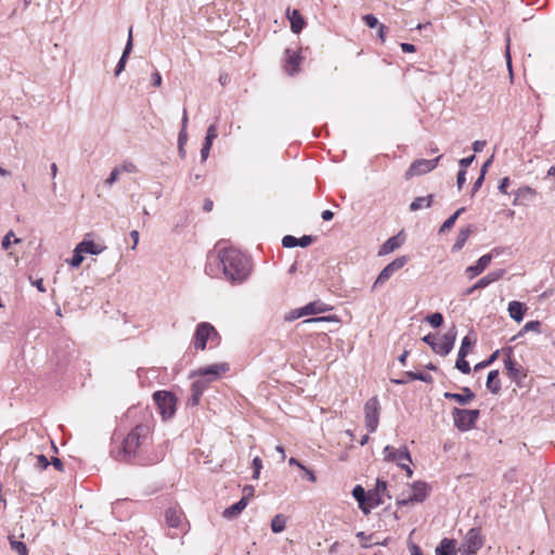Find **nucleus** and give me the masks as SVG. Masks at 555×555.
I'll return each mask as SVG.
<instances>
[{"label":"nucleus","instance_id":"obj_9","mask_svg":"<svg viewBox=\"0 0 555 555\" xmlns=\"http://www.w3.org/2000/svg\"><path fill=\"white\" fill-rule=\"evenodd\" d=\"M409 261L408 256H401L392 260L390 263H388L378 274L377 279L375 280L372 291H374L378 285L384 284L387 282L397 271H399L401 268H403Z\"/></svg>","mask_w":555,"mask_h":555},{"label":"nucleus","instance_id":"obj_26","mask_svg":"<svg viewBox=\"0 0 555 555\" xmlns=\"http://www.w3.org/2000/svg\"><path fill=\"white\" fill-rule=\"evenodd\" d=\"M403 243V240L399 235L389 237L382 246L378 255H387L399 248Z\"/></svg>","mask_w":555,"mask_h":555},{"label":"nucleus","instance_id":"obj_55","mask_svg":"<svg viewBox=\"0 0 555 555\" xmlns=\"http://www.w3.org/2000/svg\"><path fill=\"white\" fill-rule=\"evenodd\" d=\"M151 80L153 87L158 88L162 86V75L157 69H155L154 73L152 74Z\"/></svg>","mask_w":555,"mask_h":555},{"label":"nucleus","instance_id":"obj_4","mask_svg":"<svg viewBox=\"0 0 555 555\" xmlns=\"http://www.w3.org/2000/svg\"><path fill=\"white\" fill-rule=\"evenodd\" d=\"M153 399L163 420L171 418L176 413L177 398L176 396L166 390H158L154 392Z\"/></svg>","mask_w":555,"mask_h":555},{"label":"nucleus","instance_id":"obj_39","mask_svg":"<svg viewBox=\"0 0 555 555\" xmlns=\"http://www.w3.org/2000/svg\"><path fill=\"white\" fill-rule=\"evenodd\" d=\"M474 343H475V339H472L468 335L465 336L462 339L461 347H460V350H459L457 354L466 356L467 357V354L469 353Z\"/></svg>","mask_w":555,"mask_h":555},{"label":"nucleus","instance_id":"obj_57","mask_svg":"<svg viewBox=\"0 0 555 555\" xmlns=\"http://www.w3.org/2000/svg\"><path fill=\"white\" fill-rule=\"evenodd\" d=\"M313 242V237L311 235H304L298 238V246L307 247Z\"/></svg>","mask_w":555,"mask_h":555},{"label":"nucleus","instance_id":"obj_23","mask_svg":"<svg viewBox=\"0 0 555 555\" xmlns=\"http://www.w3.org/2000/svg\"><path fill=\"white\" fill-rule=\"evenodd\" d=\"M287 17L291 22V29L294 34H299L304 26L305 20L298 10H287Z\"/></svg>","mask_w":555,"mask_h":555},{"label":"nucleus","instance_id":"obj_7","mask_svg":"<svg viewBox=\"0 0 555 555\" xmlns=\"http://www.w3.org/2000/svg\"><path fill=\"white\" fill-rule=\"evenodd\" d=\"M380 404L377 397L370 398L364 405L365 427L369 433H374L379 423Z\"/></svg>","mask_w":555,"mask_h":555},{"label":"nucleus","instance_id":"obj_11","mask_svg":"<svg viewBox=\"0 0 555 555\" xmlns=\"http://www.w3.org/2000/svg\"><path fill=\"white\" fill-rule=\"evenodd\" d=\"M440 158H441V155L436 158H433V159H416V160H414L411 164V166L409 167V169L406 170L405 178L411 179L415 176H421V175L430 172L431 170H434L437 167Z\"/></svg>","mask_w":555,"mask_h":555},{"label":"nucleus","instance_id":"obj_3","mask_svg":"<svg viewBox=\"0 0 555 555\" xmlns=\"http://www.w3.org/2000/svg\"><path fill=\"white\" fill-rule=\"evenodd\" d=\"M480 415L479 410H467L454 408L452 410V417L454 422V426L460 431H468L475 427L476 422L478 421Z\"/></svg>","mask_w":555,"mask_h":555},{"label":"nucleus","instance_id":"obj_56","mask_svg":"<svg viewBox=\"0 0 555 555\" xmlns=\"http://www.w3.org/2000/svg\"><path fill=\"white\" fill-rule=\"evenodd\" d=\"M14 236V232L12 230H10L3 237L2 240V243H1V246L3 249H8L11 245V237Z\"/></svg>","mask_w":555,"mask_h":555},{"label":"nucleus","instance_id":"obj_1","mask_svg":"<svg viewBox=\"0 0 555 555\" xmlns=\"http://www.w3.org/2000/svg\"><path fill=\"white\" fill-rule=\"evenodd\" d=\"M220 266L224 278L232 283L244 282L250 273L249 259L235 248H223L217 255H209L205 271L214 276Z\"/></svg>","mask_w":555,"mask_h":555},{"label":"nucleus","instance_id":"obj_8","mask_svg":"<svg viewBox=\"0 0 555 555\" xmlns=\"http://www.w3.org/2000/svg\"><path fill=\"white\" fill-rule=\"evenodd\" d=\"M482 544L483 539L481 537L480 529L472 528L466 533L460 547V552L462 555H475Z\"/></svg>","mask_w":555,"mask_h":555},{"label":"nucleus","instance_id":"obj_48","mask_svg":"<svg viewBox=\"0 0 555 555\" xmlns=\"http://www.w3.org/2000/svg\"><path fill=\"white\" fill-rule=\"evenodd\" d=\"M363 21H364L365 25L370 28H375L376 26L379 25L377 17L373 14L364 15Z\"/></svg>","mask_w":555,"mask_h":555},{"label":"nucleus","instance_id":"obj_14","mask_svg":"<svg viewBox=\"0 0 555 555\" xmlns=\"http://www.w3.org/2000/svg\"><path fill=\"white\" fill-rule=\"evenodd\" d=\"M504 366L507 371V376L518 386H521V380L526 377L522 366L512 359L511 356H507L504 360Z\"/></svg>","mask_w":555,"mask_h":555},{"label":"nucleus","instance_id":"obj_6","mask_svg":"<svg viewBox=\"0 0 555 555\" xmlns=\"http://www.w3.org/2000/svg\"><path fill=\"white\" fill-rule=\"evenodd\" d=\"M429 486L425 481H415L410 486V494L397 500L399 506H406L412 503H422L428 495Z\"/></svg>","mask_w":555,"mask_h":555},{"label":"nucleus","instance_id":"obj_61","mask_svg":"<svg viewBox=\"0 0 555 555\" xmlns=\"http://www.w3.org/2000/svg\"><path fill=\"white\" fill-rule=\"evenodd\" d=\"M202 396L195 392H191L190 398L188 399V405L195 406L199 403Z\"/></svg>","mask_w":555,"mask_h":555},{"label":"nucleus","instance_id":"obj_10","mask_svg":"<svg viewBox=\"0 0 555 555\" xmlns=\"http://www.w3.org/2000/svg\"><path fill=\"white\" fill-rule=\"evenodd\" d=\"M229 371L228 363H215L205 367H199L191 373V377H201L209 379V383L217 380L220 376Z\"/></svg>","mask_w":555,"mask_h":555},{"label":"nucleus","instance_id":"obj_18","mask_svg":"<svg viewBox=\"0 0 555 555\" xmlns=\"http://www.w3.org/2000/svg\"><path fill=\"white\" fill-rule=\"evenodd\" d=\"M300 56L297 52L286 49L285 50V65L284 68L289 75H295L299 70Z\"/></svg>","mask_w":555,"mask_h":555},{"label":"nucleus","instance_id":"obj_63","mask_svg":"<svg viewBox=\"0 0 555 555\" xmlns=\"http://www.w3.org/2000/svg\"><path fill=\"white\" fill-rule=\"evenodd\" d=\"M509 185V179L507 177L503 178L501 181H500V184H499V191L503 194H507V188Z\"/></svg>","mask_w":555,"mask_h":555},{"label":"nucleus","instance_id":"obj_27","mask_svg":"<svg viewBox=\"0 0 555 555\" xmlns=\"http://www.w3.org/2000/svg\"><path fill=\"white\" fill-rule=\"evenodd\" d=\"M78 249H79V251H82L86 254L99 255L105 249V246L95 244L93 241L83 240L82 242H80L78 244Z\"/></svg>","mask_w":555,"mask_h":555},{"label":"nucleus","instance_id":"obj_22","mask_svg":"<svg viewBox=\"0 0 555 555\" xmlns=\"http://www.w3.org/2000/svg\"><path fill=\"white\" fill-rule=\"evenodd\" d=\"M131 50H132V27H130V29H129V36H128V40H127L125 50L116 65L115 76H118L125 69L127 59H128Z\"/></svg>","mask_w":555,"mask_h":555},{"label":"nucleus","instance_id":"obj_35","mask_svg":"<svg viewBox=\"0 0 555 555\" xmlns=\"http://www.w3.org/2000/svg\"><path fill=\"white\" fill-rule=\"evenodd\" d=\"M464 211H465V207H461V208H459V209H457L453 215H451V216H450V217H449V218H448V219L442 223V225L440 227V229H439V233H443V232H446V231L450 230V229L454 225V223H455L456 219H457V218H459V217H460Z\"/></svg>","mask_w":555,"mask_h":555},{"label":"nucleus","instance_id":"obj_17","mask_svg":"<svg viewBox=\"0 0 555 555\" xmlns=\"http://www.w3.org/2000/svg\"><path fill=\"white\" fill-rule=\"evenodd\" d=\"M331 310V307L320 300L312 301L307 304L306 306L297 309V317L310 315V314H319Z\"/></svg>","mask_w":555,"mask_h":555},{"label":"nucleus","instance_id":"obj_40","mask_svg":"<svg viewBox=\"0 0 555 555\" xmlns=\"http://www.w3.org/2000/svg\"><path fill=\"white\" fill-rule=\"evenodd\" d=\"M466 356H460L457 354V359L455 362V367L462 372L463 374H469L470 373V365L466 361Z\"/></svg>","mask_w":555,"mask_h":555},{"label":"nucleus","instance_id":"obj_64","mask_svg":"<svg viewBox=\"0 0 555 555\" xmlns=\"http://www.w3.org/2000/svg\"><path fill=\"white\" fill-rule=\"evenodd\" d=\"M301 470L304 472L305 477L309 481H311V482H315L317 481V477H315L314 473L311 469H309L306 466H304V468H301Z\"/></svg>","mask_w":555,"mask_h":555},{"label":"nucleus","instance_id":"obj_15","mask_svg":"<svg viewBox=\"0 0 555 555\" xmlns=\"http://www.w3.org/2000/svg\"><path fill=\"white\" fill-rule=\"evenodd\" d=\"M537 192L530 186H521L515 192L514 206H526L534 199Z\"/></svg>","mask_w":555,"mask_h":555},{"label":"nucleus","instance_id":"obj_30","mask_svg":"<svg viewBox=\"0 0 555 555\" xmlns=\"http://www.w3.org/2000/svg\"><path fill=\"white\" fill-rule=\"evenodd\" d=\"M353 498L358 501L359 507L362 509L364 514L370 513V508L366 507L365 500H366V493L363 487L360 485L356 486L352 490Z\"/></svg>","mask_w":555,"mask_h":555},{"label":"nucleus","instance_id":"obj_43","mask_svg":"<svg viewBox=\"0 0 555 555\" xmlns=\"http://www.w3.org/2000/svg\"><path fill=\"white\" fill-rule=\"evenodd\" d=\"M357 537L361 539L362 543L361 546L364 548L371 547L373 543H370L369 541L372 540L373 535H366L363 531H360L357 533ZM374 544H380L379 542H374ZM383 545L386 544V542L382 543Z\"/></svg>","mask_w":555,"mask_h":555},{"label":"nucleus","instance_id":"obj_5","mask_svg":"<svg viewBox=\"0 0 555 555\" xmlns=\"http://www.w3.org/2000/svg\"><path fill=\"white\" fill-rule=\"evenodd\" d=\"M219 337L216 328L207 322L197 324L194 336L193 345L195 350H205L208 340H215Z\"/></svg>","mask_w":555,"mask_h":555},{"label":"nucleus","instance_id":"obj_20","mask_svg":"<svg viewBox=\"0 0 555 555\" xmlns=\"http://www.w3.org/2000/svg\"><path fill=\"white\" fill-rule=\"evenodd\" d=\"M247 504H248L247 496H242L238 502L227 507L222 512V517L225 519L236 518L246 508Z\"/></svg>","mask_w":555,"mask_h":555},{"label":"nucleus","instance_id":"obj_47","mask_svg":"<svg viewBox=\"0 0 555 555\" xmlns=\"http://www.w3.org/2000/svg\"><path fill=\"white\" fill-rule=\"evenodd\" d=\"M253 468H254V474H253V478L254 479H258L259 478V475H260V470L262 468V461L260 457L256 456L254 460H253Z\"/></svg>","mask_w":555,"mask_h":555},{"label":"nucleus","instance_id":"obj_34","mask_svg":"<svg viewBox=\"0 0 555 555\" xmlns=\"http://www.w3.org/2000/svg\"><path fill=\"white\" fill-rule=\"evenodd\" d=\"M286 522L287 518L282 514H278L271 520V530L274 533H280L286 528Z\"/></svg>","mask_w":555,"mask_h":555},{"label":"nucleus","instance_id":"obj_37","mask_svg":"<svg viewBox=\"0 0 555 555\" xmlns=\"http://www.w3.org/2000/svg\"><path fill=\"white\" fill-rule=\"evenodd\" d=\"M9 542L12 551L16 552L18 555H28V550L24 542L15 540L12 535L9 537Z\"/></svg>","mask_w":555,"mask_h":555},{"label":"nucleus","instance_id":"obj_54","mask_svg":"<svg viewBox=\"0 0 555 555\" xmlns=\"http://www.w3.org/2000/svg\"><path fill=\"white\" fill-rule=\"evenodd\" d=\"M211 145H212V143L204 141L202 150H201L202 162H205L208 158Z\"/></svg>","mask_w":555,"mask_h":555},{"label":"nucleus","instance_id":"obj_31","mask_svg":"<svg viewBox=\"0 0 555 555\" xmlns=\"http://www.w3.org/2000/svg\"><path fill=\"white\" fill-rule=\"evenodd\" d=\"M188 122H189L188 112H186V108H183L182 119H181V129L178 134V145H185L188 142V132H186Z\"/></svg>","mask_w":555,"mask_h":555},{"label":"nucleus","instance_id":"obj_62","mask_svg":"<svg viewBox=\"0 0 555 555\" xmlns=\"http://www.w3.org/2000/svg\"><path fill=\"white\" fill-rule=\"evenodd\" d=\"M475 156H468L460 160V170H466V168L473 163Z\"/></svg>","mask_w":555,"mask_h":555},{"label":"nucleus","instance_id":"obj_49","mask_svg":"<svg viewBox=\"0 0 555 555\" xmlns=\"http://www.w3.org/2000/svg\"><path fill=\"white\" fill-rule=\"evenodd\" d=\"M36 467L40 468V469H46L49 465H50V462L49 460L47 459L46 455L43 454H39L36 456Z\"/></svg>","mask_w":555,"mask_h":555},{"label":"nucleus","instance_id":"obj_13","mask_svg":"<svg viewBox=\"0 0 555 555\" xmlns=\"http://www.w3.org/2000/svg\"><path fill=\"white\" fill-rule=\"evenodd\" d=\"M385 461L396 462L399 466V462L412 463L411 454L405 446L395 449L391 446H386L384 449Z\"/></svg>","mask_w":555,"mask_h":555},{"label":"nucleus","instance_id":"obj_19","mask_svg":"<svg viewBox=\"0 0 555 555\" xmlns=\"http://www.w3.org/2000/svg\"><path fill=\"white\" fill-rule=\"evenodd\" d=\"M462 391V393L447 391L443 393V397L454 400L461 405H466L475 398V393L468 387H463Z\"/></svg>","mask_w":555,"mask_h":555},{"label":"nucleus","instance_id":"obj_32","mask_svg":"<svg viewBox=\"0 0 555 555\" xmlns=\"http://www.w3.org/2000/svg\"><path fill=\"white\" fill-rule=\"evenodd\" d=\"M470 233H472V227L470 225H468L466 228L460 229L457 237H456V241H455V243L453 245V249L454 250L462 249L463 246L465 245L467 238L469 237Z\"/></svg>","mask_w":555,"mask_h":555},{"label":"nucleus","instance_id":"obj_42","mask_svg":"<svg viewBox=\"0 0 555 555\" xmlns=\"http://www.w3.org/2000/svg\"><path fill=\"white\" fill-rule=\"evenodd\" d=\"M365 501H367L366 507L370 509L383 504V500H382L380 495L376 494V492H374V493L369 492Z\"/></svg>","mask_w":555,"mask_h":555},{"label":"nucleus","instance_id":"obj_41","mask_svg":"<svg viewBox=\"0 0 555 555\" xmlns=\"http://www.w3.org/2000/svg\"><path fill=\"white\" fill-rule=\"evenodd\" d=\"M433 327L437 328L443 323V315L440 312L429 314L425 319Z\"/></svg>","mask_w":555,"mask_h":555},{"label":"nucleus","instance_id":"obj_25","mask_svg":"<svg viewBox=\"0 0 555 555\" xmlns=\"http://www.w3.org/2000/svg\"><path fill=\"white\" fill-rule=\"evenodd\" d=\"M486 387L493 395H498L501 391L502 385L498 370H492L488 373Z\"/></svg>","mask_w":555,"mask_h":555},{"label":"nucleus","instance_id":"obj_2","mask_svg":"<svg viewBox=\"0 0 555 555\" xmlns=\"http://www.w3.org/2000/svg\"><path fill=\"white\" fill-rule=\"evenodd\" d=\"M150 435V427L144 424H139L127 435L122 441V448L116 454L117 461L129 462L131 461L139 448L144 443Z\"/></svg>","mask_w":555,"mask_h":555},{"label":"nucleus","instance_id":"obj_58","mask_svg":"<svg viewBox=\"0 0 555 555\" xmlns=\"http://www.w3.org/2000/svg\"><path fill=\"white\" fill-rule=\"evenodd\" d=\"M386 490H387V483H386V481H383V480H380V479H377V481H376V487H375V491H374V492H376V494H379V495H380L382 493H385V492H386Z\"/></svg>","mask_w":555,"mask_h":555},{"label":"nucleus","instance_id":"obj_50","mask_svg":"<svg viewBox=\"0 0 555 555\" xmlns=\"http://www.w3.org/2000/svg\"><path fill=\"white\" fill-rule=\"evenodd\" d=\"M337 321L336 317L327 315V317H315L304 321L305 323H320V322H331Z\"/></svg>","mask_w":555,"mask_h":555},{"label":"nucleus","instance_id":"obj_46","mask_svg":"<svg viewBox=\"0 0 555 555\" xmlns=\"http://www.w3.org/2000/svg\"><path fill=\"white\" fill-rule=\"evenodd\" d=\"M282 245L285 248H293L298 246V238L293 235H285L282 238Z\"/></svg>","mask_w":555,"mask_h":555},{"label":"nucleus","instance_id":"obj_52","mask_svg":"<svg viewBox=\"0 0 555 555\" xmlns=\"http://www.w3.org/2000/svg\"><path fill=\"white\" fill-rule=\"evenodd\" d=\"M217 138V127L216 125H210L207 128L205 141L212 143V141Z\"/></svg>","mask_w":555,"mask_h":555},{"label":"nucleus","instance_id":"obj_29","mask_svg":"<svg viewBox=\"0 0 555 555\" xmlns=\"http://www.w3.org/2000/svg\"><path fill=\"white\" fill-rule=\"evenodd\" d=\"M436 555H455V543L453 540L443 539L436 547Z\"/></svg>","mask_w":555,"mask_h":555},{"label":"nucleus","instance_id":"obj_44","mask_svg":"<svg viewBox=\"0 0 555 555\" xmlns=\"http://www.w3.org/2000/svg\"><path fill=\"white\" fill-rule=\"evenodd\" d=\"M499 351L493 352L488 359L477 363L474 367L475 371H480L489 366L496 359Z\"/></svg>","mask_w":555,"mask_h":555},{"label":"nucleus","instance_id":"obj_36","mask_svg":"<svg viewBox=\"0 0 555 555\" xmlns=\"http://www.w3.org/2000/svg\"><path fill=\"white\" fill-rule=\"evenodd\" d=\"M209 384V379L197 377V379H195L191 385V392L203 396Z\"/></svg>","mask_w":555,"mask_h":555},{"label":"nucleus","instance_id":"obj_12","mask_svg":"<svg viewBox=\"0 0 555 555\" xmlns=\"http://www.w3.org/2000/svg\"><path fill=\"white\" fill-rule=\"evenodd\" d=\"M456 335H457L456 327H455V325H453L441 337V339L439 341L438 340L436 341V345L433 346V351L442 357L449 354L454 347V343L456 340Z\"/></svg>","mask_w":555,"mask_h":555},{"label":"nucleus","instance_id":"obj_38","mask_svg":"<svg viewBox=\"0 0 555 555\" xmlns=\"http://www.w3.org/2000/svg\"><path fill=\"white\" fill-rule=\"evenodd\" d=\"M527 332H535V333H540L541 332V323L540 321H529L527 322L524 327L521 328V331L518 333L517 337L518 336H521L524 333H527ZM516 338V336L514 337V339Z\"/></svg>","mask_w":555,"mask_h":555},{"label":"nucleus","instance_id":"obj_24","mask_svg":"<svg viewBox=\"0 0 555 555\" xmlns=\"http://www.w3.org/2000/svg\"><path fill=\"white\" fill-rule=\"evenodd\" d=\"M508 314L516 322H520L524 319L527 307L520 301L513 300L508 304Z\"/></svg>","mask_w":555,"mask_h":555},{"label":"nucleus","instance_id":"obj_28","mask_svg":"<svg viewBox=\"0 0 555 555\" xmlns=\"http://www.w3.org/2000/svg\"><path fill=\"white\" fill-rule=\"evenodd\" d=\"M166 522L171 528H179L182 524V513L176 508H168L165 513Z\"/></svg>","mask_w":555,"mask_h":555},{"label":"nucleus","instance_id":"obj_60","mask_svg":"<svg viewBox=\"0 0 555 555\" xmlns=\"http://www.w3.org/2000/svg\"><path fill=\"white\" fill-rule=\"evenodd\" d=\"M414 377H415V380H422V382H425V383H431L433 382V377L428 373L416 372V376H414Z\"/></svg>","mask_w":555,"mask_h":555},{"label":"nucleus","instance_id":"obj_59","mask_svg":"<svg viewBox=\"0 0 555 555\" xmlns=\"http://www.w3.org/2000/svg\"><path fill=\"white\" fill-rule=\"evenodd\" d=\"M466 181V170H459L457 178H456V184L457 188L461 190Z\"/></svg>","mask_w":555,"mask_h":555},{"label":"nucleus","instance_id":"obj_45","mask_svg":"<svg viewBox=\"0 0 555 555\" xmlns=\"http://www.w3.org/2000/svg\"><path fill=\"white\" fill-rule=\"evenodd\" d=\"M82 261H83L82 251H79L78 245H77L74 250V255L69 261V264L74 268H77L81 264Z\"/></svg>","mask_w":555,"mask_h":555},{"label":"nucleus","instance_id":"obj_16","mask_svg":"<svg viewBox=\"0 0 555 555\" xmlns=\"http://www.w3.org/2000/svg\"><path fill=\"white\" fill-rule=\"evenodd\" d=\"M492 255L486 254L481 256L475 264L466 268V274L469 279L480 275L491 263Z\"/></svg>","mask_w":555,"mask_h":555},{"label":"nucleus","instance_id":"obj_33","mask_svg":"<svg viewBox=\"0 0 555 555\" xmlns=\"http://www.w3.org/2000/svg\"><path fill=\"white\" fill-rule=\"evenodd\" d=\"M433 198H434L433 195L416 197L410 204V210L411 211H416V210H418V209H421L423 207H430L431 203H433Z\"/></svg>","mask_w":555,"mask_h":555},{"label":"nucleus","instance_id":"obj_51","mask_svg":"<svg viewBox=\"0 0 555 555\" xmlns=\"http://www.w3.org/2000/svg\"><path fill=\"white\" fill-rule=\"evenodd\" d=\"M119 173H120V170L118 168H114L111 171L108 178L105 180V184L107 186H112L118 180Z\"/></svg>","mask_w":555,"mask_h":555},{"label":"nucleus","instance_id":"obj_53","mask_svg":"<svg viewBox=\"0 0 555 555\" xmlns=\"http://www.w3.org/2000/svg\"><path fill=\"white\" fill-rule=\"evenodd\" d=\"M404 376H405L406 378H404V379H391V382H392L393 384H397V385H403V384H405L408 380H415V377H414V376H416V372L408 371V372H405V373H404Z\"/></svg>","mask_w":555,"mask_h":555},{"label":"nucleus","instance_id":"obj_21","mask_svg":"<svg viewBox=\"0 0 555 555\" xmlns=\"http://www.w3.org/2000/svg\"><path fill=\"white\" fill-rule=\"evenodd\" d=\"M506 273L505 269H498L494 271L489 272L487 275L482 276L475 283V287L486 288L490 284L501 280L504 274Z\"/></svg>","mask_w":555,"mask_h":555}]
</instances>
